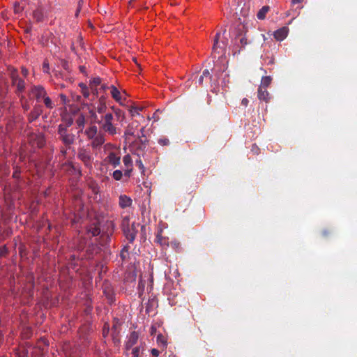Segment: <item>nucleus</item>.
I'll return each instance as SVG.
<instances>
[{
  "instance_id": "37998d69",
  "label": "nucleus",
  "mask_w": 357,
  "mask_h": 357,
  "mask_svg": "<svg viewBox=\"0 0 357 357\" xmlns=\"http://www.w3.org/2000/svg\"><path fill=\"white\" fill-rule=\"evenodd\" d=\"M43 70L44 73H50V72H49V70H50L49 63L46 61H45L43 64Z\"/></svg>"
},
{
  "instance_id": "7c9ffc66",
  "label": "nucleus",
  "mask_w": 357,
  "mask_h": 357,
  "mask_svg": "<svg viewBox=\"0 0 357 357\" xmlns=\"http://www.w3.org/2000/svg\"><path fill=\"white\" fill-rule=\"evenodd\" d=\"M143 109V107H135V106H132L129 111H130V114L134 116L135 115H139V111H142Z\"/></svg>"
},
{
  "instance_id": "680f3d73",
  "label": "nucleus",
  "mask_w": 357,
  "mask_h": 357,
  "mask_svg": "<svg viewBox=\"0 0 357 357\" xmlns=\"http://www.w3.org/2000/svg\"><path fill=\"white\" fill-rule=\"evenodd\" d=\"M152 118H153V119H155V120H158V117H156V112H155V113L153 114V117H152Z\"/></svg>"
},
{
  "instance_id": "6e6552de",
  "label": "nucleus",
  "mask_w": 357,
  "mask_h": 357,
  "mask_svg": "<svg viewBox=\"0 0 357 357\" xmlns=\"http://www.w3.org/2000/svg\"><path fill=\"white\" fill-rule=\"evenodd\" d=\"M29 93L30 95H33L38 101L42 98H43L47 94L44 87L40 85L33 86L31 88Z\"/></svg>"
},
{
  "instance_id": "5fc2aeb1",
  "label": "nucleus",
  "mask_w": 357,
  "mask_h": 357,
  "mask_svg": "<svg viewBox=\"0 0 357 357\" xmlns=\"http://www.w3.org/2000/svg\"><path fill=\"white\" fill-rule=\"evenodd\" d=\"M79 70L82 73H86V67L84 66H79Z\"/></svg>"
},
{
  "instance_id": "dca6fc26",
  "label": "nucleus",
  "mask_w": 357,
  "mask_h": 357,
  "mask_svg": "<svg viewBox=\"0 0 357 357\" xmlns=\"http://www.w3.org/2000/svg\"><path fill=\"white\" fill-rule=\"evenodd\" d=\"M97 112L100 114H105V112L107 109V105H106V97L104 96H102L100 97L98 100V105L97 106Z\"/></svg>"
},
{
  "instance_id": "a18cd8bd",
  "label": "nucleus",
  "mask_w": 357,
  "mask_h": 357,
  "mask_svg": "<svg viewBox=\"0 0 357 357\" xmlns=\"http://www.w3.org/2000/svg\"><path fill=\"white\" fill-rule=\"evenodd\" d=\"M112 109L114 110V112H115L116 115L118 117L121 116V115H123V114H122V112H121V109H114V107H112Z\"/></svg>"
},
{
  "instance_id": "a211bd4d",
  "label": "nucleus",
  "mask_w": 357,
  "mask_h": 357,
  "mask_svg": "<svg viewBox=\"0 0 357 357\" xmlns=\"http://www.w3.org/2000/svg\"><path fill=\"white\" fill-rule=\"evenodd\" d=\"M212 75L210 73L209 70L208 69H205L202 75L198 79V83L199 85L202 86L204 85V79H212Z\"/></svg>"
},
{
  "instance_id": "423d86ee",
  "label": "nucleus",
  "mask_w": 357,
  "mask_h": 357,
  "mask_svg": "<svg viewBox=\"0 0 357 357\" xmlns=\"http://www.w3.org/2000/svg\"><path fill=\"white\" fill-rule=\"evenodd\" d=\"M121 324L119 321H114V323L112 327V341L115 346H119L121 343L120 340V328Z\"/></svg>"
},
{
  "instance_id": "f8f14e48",
  "label": "nucleus",
  "mask_w": 357,
  "mask_h": 357,
  "mask_svg": "<svg viewBox=\"0 0 357 357\" xmlns=\"http://www.w3.org/2000/svg\"><path fill=\"white\" fill-rule=\"evenodd\" d=\"M132 204V199L126 195H121L119 197V205L121 208H126L130 206Z\"/></svg>"
},
{
  "instance_id": "cd10ccee",
  "label": "nucleus",
  "mask_w": 357,
  "mask_h": 357,
  "mask_svg": "<svg viewBox=\"0 0 357 357\" xmlns=\"http://www.w3.org/2000/svg\"><path fill=\"white\" fill-rule=\"evenodd\" d=\"M101 84V79L99 77H96L93 78L90 81L89 86L91 89H93V87H96L97 86L100 85Z\"/></svg>"
},
{
  "instance_id": "c9c22d12",
  "label": "nucleus",
  "mask_w": 357,
  "mask_h": 357,
  "mask_svg": "<svg viewBox=\"0 0 357 357\" xmlns=\"http://www.w3.org/2000/svg\"><path fill=\"white\" fill-rule=\"evenodd\" d=\"M37 138V145L38 147L41 148L45 144V140L43 136L39 135L36 137Z\"/></svg>"
},
{
  "instance_id": "6ab92c4d",
  "label": "nucleus",
  "mask_w": 357,
  "mask_h": 357,
  "mask_svg": "<svg viewBox=\"0 0 357 357\" xmlns=\"http://www.w3.org/2000/svg\"><path fill=\"white\" fill-rule=\"evenodd\" d=\"M85 133L89 139H92L93 138H95L99 132H98L97 126H92L85 130Z\"/></svg>"
},
{
  "instance_id": "6e6d98bb",
  "label": "nucleus",
  "mask_w": 357,
  "mask_h": 357,
  "mask_svg": "<svg viewBox=\"0 0 357 357\" xmlns=\"http://www.w3.org/2000/svg\"><path fill=\"white\" fill-rule=\"evenodd\" d=\"M137 164L138 165L139 168H141V169L144 168V165H143L142 162L141 160L137 161Z\"/></svg>"
},
{
  "instance_id": "13d9d810",
  "label": "nucleus",
  "mask_w": 357,
  "mask_h": 357,
  "mask_svg": "<svg viewBox=\"0 0 357 357\" xmlns=\"http://www.w3.org/2000/svg\"><path fill=\"white\" fill-rule=\"evenodd\" d=\"M84 243H81V244L77 247V250H83V249H84Z\"/></svg>"
},
{
  "instance_id": "f704fd0d",
  "label": "nucleus",
  "mask_w": 357,
  "mask_h": 357,
  "mask_svg": "<svg viewBox=\"0 0 357 357\" xmlns=\"http://www.w3.org/2000/svg\"><path fill=\"white\" fill-rule=\"evenodd\" d=\"M33 18L37 21V22H40L42 21L43 20V14L39 10H35L33 12Z\"/></svg>"
},
{
  "instance_id": "79ce46f5",
  "label": "nucleus",
  "mask_w": 357,
  "mask_h": 357,
  "mask_svg": "<svg viewBox=\"0 0 357 357\" xmlns=\"http://www.w3.org/2000/svg\"><path fill=\"white\" fill-rule=\"evenodd\" d=\"M163 241H165L163 237L160 234H158L156 236V242L160 243V245L165 244L166 243Z\"/></svg>"
},
{
  "instance_id": "4d7b16f0",
  "label": "nucleus",
  "mask_w": 357,
  "mask_h": 357,
  "mask_svg": "<svg viewBox=\"0 0 357 357\" xmlns=\"http://www.w3.org/2000/svg\"><path fill=\"white\" fill-rule=\"evenodd\" d=\"M303 1V0H292L291 2L292 3L295 4V3H302Z\"/></svg>"
},
{
  "instance_id": "a19ab883",
  "label": "nucleus",
  "mask_w": 357,
  "mask_h": 357,
  "mask_svg": "<svg viewBox=\"0 0 357 357\" xmlns=\"http://www.w3.org/2000/svg\"><path fill=\"white\" fill-rule=\"evenodd\" d=\"M109 326L108 324H105L103 330H102V335L104 337H106L109 334Z\"/></svg>"
},
{
  "instance_id": "3c124183",
  "label": "nucleus",
  "mask_w": 357,
  "mask_h": 357,
  "mask_svg": "<svg viewBox=\"0 0 357 357\" xmlns=\"http://www.w3.org/2000/svg\"><path fill=\"white\" fill-rule=\"evenodd\" d=\"M248 102H249V100H248L247 98H243V99L242 100V101H241V104H242L243 106H245V107L248 106Z\"/></svg>"
},
{
  "instance_id": "8fccbe9b",
  "label": "nucleus",
  "mask_w": 357,
  "mask_h": 357,
  "mask_svg": "<svg viewBox=\"0 0 357 357\" xmlns=\"http://www.w3.org/2000/svg\"><path fill=\"white\" fill-rule=\"evenodd\" d=\"M110 89V86H108L106 84H102L100 89L102 90L103 91H105L107 89Z\"/></svg>"
},
{
  "instance_id": "72a5a7b5",
  "label": "nucleus",
  "mask_w": 357,
  "mask_h": 357,
  "mask_svg": "<svg viewBox=\"0 0 357 357\" xmlns=\"http://www.w3.org/2000/svg\"><path fill=\"white\" fill-rule=\"evenodd\" d=\"M43 99H44V103L47 108L52 109L54 107V104L52 103L51 99L48 96H45L43 98Z\"/></svg>"
},
{
  "instance_id": "ea45409f",
  "label": "nucleus",
  "mask_w": 357,
  "mask_h": 357,
  "mask_svg": "<svg viewBox=\"0 0 357 357\" xmlns=\"http://www.w3.org/2000/svg\"><path fill=\"white\" fill-rule=\"evenodd\" d=\"M68 150H70L69 149H67V147H66L65 146H61L60 148V153L61 155L64 158H66V155H67V151Z\"/></svg>"
},
{
  "instance_id": "aec40b11",
  "label": "nucleus",
  "mask_w": 357,
  "mask_h": 357,
  "mask_svg": "<svg viewBox=\"0 0 357 357\" xmlns=\"http://www.w3.org/2000/svg\"><path fill=\"white\" fill-rule=\"evenodd\" d=\"M270 8L268 6H263L257 13V17L259 20H264Z\"/></svg>"
},
{
  "instance_id": "20e7f679",
  "label": "nucleus",
  "mask_w": 357,
  "mask_h": 357,
  "mask_svg": "<svg viewBox=\"0 0 357 357\" xmlns=\"http://www.w3.org/2000/svg\"><path fill=\"white\" fill-rule=\"evenodd\" d=\"M226 32V29L223 30L222 33L220 31L215 34L214 43L213 46V52L218 54H224L226 52L227 46L228 45V40L224 37Z\"/></svg>"
},
{
  "instance_id": "1a4fd4ad",
  "label": "nucleus",
  "mask_w": 357,
  "mask_h": 357,
  "mask_svg": "<svg viewBox=\"0 0 357 357\" xmlns=\"http://www.w3.org/2000/svg\"><path fill=\"white\" fill-rule=\"evenodd\" d=\"M137 233V227L134 223L132 224L130 228L123 231L125 236L130 243H133L135 241Z\"/></svg>"
},
{
  "instance_id": "7ed1b4c3",
  "label": "nucleus",
  "mask_w": 357,
  "mask_h": 357,
  "mask_svg": "<svg viewBox=\"0 0 357 357\" xmlns=\"http://www.w3.org/2000/svg\"><path fill=\"white\" fill-rule=\"evenodd\" d=\"M12 85L16 87L15 93L20 98L21 101L24 99L22 95L25 87L26 83L24 80L19 77L18 72L16 69H13L10 73Z\"/></svg>"
},
{
  "instance_id": "f3484780",
  "label": "nucleus",
  "mask_w": 357,
  "mask_h": 357,
  "mask_svg": "<svg viewBox=\"0 0 357 357\" xmlns=\"http://www.w3.org/2000/svg\"><path fill=\"white\" fill-rule=\"evenodd\" d=\"M112 97L119 103L121 104L122 97L120 91L114 85L110 86Z\"/></svg>"
},
{
  "instance_id": "c756f323",
  "label": "nucleus",
  "mask_w": 357,
  "mask_h": 357,
  "mask_svg": "<svg viewBox=\"0 0 357 357\" xmlns=\"http://www.w3.org/2000/svg\"><path fill=\"white\" fill-rule=\"evenodd\" d=\"M157 342L158 344L162 345L163 347H166L167 345V340L164 335L162 334H159L157 336Z\"/></svg>"
},
{
  "instance_id": "052dcab7",
  "label": "nucleus",
  "mask_w": 357,
  "mask_h": 357,
  "mask_svg": "<svg viewBox=\"0 0 357 357\" xmlns=\"http://www.w3.org/2000/svg\"><path fill=\"white\" fill-rule=\"evenodd\" d=\"M55 75H56V77H58V76L61 75V73L60 72H59V71H56V73H55Z\"/></svg>"
},
{
  "instance_id": "393cba45",
  "label": "nucleus",
  "mask_w": 357,
  "mask_h": 357,
  "mask_svg": "<svg viewBox=\"0 0 357 357\" xmlns=\"http://www.w3.org/2000/svg\"><path fill=\"white\" fill-rule=\"evenodd\" d=\"M100 229L98 227H96V226L91 227L88 229V234H91V236H97L98 235L100 234Z\"/></svg>"
},
{
  "instance_id": "9b49d317",
  "label": "nucleus",
  "mask_w": 357,
  "mask_h": 357,
  "mask_svg": "<svg viewBox=\"0 0 357 357\" xmlns=\"http://www.w3.org/2000/svg\"><path fill=\"white\" fill-rule=\"evenodd\" d=\"M43 107L41 105H36L33 107L32 111L29 113L28 116V120L29 122H33L36 121L42 114Z\"/></svg>"
},
{
  "instance_id": "412c9836",
  "label": "nucleus",
  "mask_w": 357,
  "mask_h": 357,
  "mask_svg": "<svg viewBox=\"0 0 357 357\" xmlns=\"http://www.w3.org/2000/svg\"><path fill=\"white\" fill-rule=\"evenodd\" d=\"M79 86L81 89V92H82L83 96L85 98H88L89 97L90 93H89L87 86L85 84L82 82V83L79 84Z\"/></svg>"
},
{
  "instance_id": "2eb2a0df",
  "label": "nucleus",
  "mask_w": 357,
  "mask_h": 357,
  "mask_svg": "<svg viewBox=\"0 0 357 357\" xmlns=\"http://www.w3.org/2000/svg\"><path fill=\"white\" fill-rule=\"evenodd\" d=\"M257 96L260 100L265 101L266 102H268L271 99L268 91L264 86L259 87Z\"/></svg>"
},
{
  "instance_id": "603ef678",
  "label": "nucleus",
  "mask_w": 357,
  "mask_h": 357,
  "mask_svg": "<svg viewBox=\"0 0 357 357\" xmlns=\"http://www.w3.org/2000/svg\"><path fill=\"white\" fill-rule=\"evenodd\" d=\"M22 73L24 77H26L28 75V70L24 67L22 68Z\"/></svg>"
},
{
  "instance_id": "09e8293b",
  "label": "nucleus",
  "mask_w": 357,
  "mask_h": 357,
  "mask_svg": "<svg viewBox=\"0 0 357 357\" xmlns=\"http://www.w3.org/2000/svg\"><path fill=\"white\" fill-rule=\"evenodd\" d=\"M22 108L25 111H28L29 109V105L26 102L24 103H22Z\"/></svg>"
},
{
  "instance_id": "bb28decb",
  "label": "nucleus",
  "mask_w": 357,
  "mask_h": 357,
  "mask_svg": "<svg viewBox=\"0 0 357 357\" xmlns=\"http://www.w3.org/2000/svg\"><path fill=\"white\" fill-rule=\"evenodd\" d=\"M129 249H130V247L128 245H126L121 250L120 257L123 261L126 260L127 259V257H128Z\"/></svg>"
},
{
  "instance_id": "f03ea898",
  "label": "nucleus",
  "mask_w": 357,
  "mask_h": 357,
  "mask_svg": "<svg viewBox=\"0 0 357 357\" xmlns=\"http://www.w3.org/2000/svg\"><path fill=\"white\" fill-rule=\"evenodd\" d=\"M57 133L59 139L61 140L63 146L67 149H72V145L75 143L76 135L70 130L67 129L66 126L63 124H60L58 126Z\"/></svg>"
},
{
  "instance_id": "c85d7f7f",
  "label": "nucleus",
  "mask_w": 357,
  "mask_h": 357,
  "mask_svg": "<svg viewBox=\"0 0 357 357\" xmlns=\"http://www.w3.org/2000/svg\"><path fill=\"white\" fill-rule=\"evenodd\" d=\"M238 36L241 37L239 39V42L241 44L240 49H243L248 45V40H247L245 36V35L243 36L242 33H239L238 35Z\"/></svg>"
},
{
  "instance_id": "4be33fe9",
  "label": "nucleus",
  "mask_w": 357,
  "mask_h": 357,
  "mask_svg": "<svg viewBox=\"0 0 357 357\" xmlns=\"http://www.w3.org/2000/svg\"><path fill=\"white\" fill-rule=\"evenodd\" d=\"M272 79L270 76H264L262 77L261 81V85L259 86H264L266 89L271 83Z\"/></svg>"
},
{
  "instance_id": "f257e3e1",
  "label": "nucleus",
  "mask_w": 357,
  "mask_h": 357,
  "mask_svg": "<svg viewBox=\"0 0 357 357\" xmlns=\"http://www.w3.org/2000/svg\"><path fill=\"white\" fill-rule=\"evenodd\" d=\"M89 114L93 121L100 126V130L109 135L114 136L119 132L120 129L116 128L112 121L114 116L112 113H106L98 119V116L93 110H90Z\"/></svg>"
},
{
  "instance_id": "c03bdc74",
  "label": "nucleus",
  "mask_w": 357,
  "mask_h": 357,
  "mask_svg": "<svg viewBox=\"0 0 357 357\" xmlns=\"http://www.w3.org/2000/svg\"><path fill=\"white\" fill-rule=\"evenodd\" d=\"M132 171V167L126 168V169H125V171H124V176L126 177H130L131 175Z\"/></svg>"
},
{
  "instance_id": "2f4dec72",
  "label": "nucleus",
  "mask_w": 357,
  "mask_h": 357,
  "mask_svg": "<svg viewBox=\"0 0 357 357\" xmlns=\"http://www.w3.org/2000/svg\"><path fill=\"white\" fill-rule=\"evenodd\" d=\"M131 226H130V220L128 217H125L121 222V228L123 231L126 230V229L130 228Z\"/></svg>"
},
{
  "instance_id": "0e129e2a",
  "label": "nucleus",
  "mask_w": 357,
  "mask_h": 357,
  "mask_svg": "<svg viewBox=\"0 0 357 357\" xmlns=\"http://www.w3.org/2000/svg\"><path fill=\"white\" fill-rule=\"evenodd\" d=\"M71 257L73 258V259H75V255H72Z\"/></svg>"
},
{
  "instance_id": "e433bc0d",
  "label": "nucleus",
  "mask_w": 357,
  "mask_h": 357,
  "mask_svg": "<svg viewBox=\"0 0 357 357\" xmlns=\"http://www.w3.org/2000/svg\"><path fill=\"white\" fill-rule=\"evenodd\" d=\"M61 67L66 71H70V66L68 61L64 59H61L60 61Z\"/></svg>"
},
{
  "instance_id": "de8ad7c7",
  "label": "nucleus",
  "mask_w": 357,
  "mask_h": 357,
  "mask_svg": "<svg viewBox=\"0 0 357 357\" xmlns=\"http://www.w3.org/2000/svg\"><path fill=\"white\" fill-rule=\"evenodd\" d=\"M151 354L154 356H158L159 355V351L156 349H152Z\"/></svg>"
},
{
  "instance_id": "39448f33",
  "label": "nucleus",
  "mask_w": 357,
  "mask_h": 357,
  "mask_svg": "<svg viewBox=\"0 0 357 357\" xmlns=\"http://www.w3.org/2000/svg\"><path fill=\"white\" fill-rule=\"evenodd\" d=\"M77 158L86 167L91 168L93 157L91 151L89 149L81 147L78 149Z\"/></svg>"
},
{
  "instance_id": "338daca9",
  "label": "nucleus",
  "mask_w": 357,
  "mask_h": 357,
  "mask_svg": "<svg viewBox=\"0 0 357 357\" xmlns=\"http://www.w3.org/2000/svg\"><path fill=\"white\" fill-rule=\"evenodd\" d=\"M79 99H80V96H78V97L77 98V100H79Z\"/></svg>"
},
{
  "instance_id": "bf43d9fd",
  "label": "nucleus",
  "mask_w": 357,
  "mask_h": 357,
  "mask_svg": "<svg viewBox=\"0 0 357 357\" xmlns=\"http://www.w3.org/2000/svg\"><path fill=\"white\" fill-rule=\"evenodd\" d=\"M19 174H20V173H19L18 172L15 171V172L13 173V177H14V178H18V177H19Z\"/></svg>"
},
{
  "instance_id": "58836bf2",
  "label": "nucleus",
  "mask_w": 357,
  "mask_h": 357,
  "mask_svg": "<svg viewBox=\"0 0 357 357\" xmlns=\"http://www.w3.org/2000/svg\"><path fill=\"white\" fill-rule=\"evenodd\" d=\"M158 144H160L161 146H167L169 144V141L167 138H162L158 139Z\"/></svg>"
},
{
  "instance_id": "b1692460",
  "label": "nucleus",
  "mask_w": 357,
  "mask_h": 357,
  "mask_svg": "<svg viewBox=\"0 0 357 357\" xmlns=\"http://www.w3.org/2000/svg\"><path fill=\"white\" fill-rule=\"evenodd\" d=\"M144 347L140 346L135 347L132 349V357H139L140 354L143 353Z\"/></svg>"
},
{
  "instance_id": "473e14b6",
  "label": "nucleus",
  "mask_w": 357,
  "mask_h": 357,
  "mask_svg": "<svg viewBox=\"0 0 357 357\" xmlns=\"http://www.w3.org/2000/svg\"><path fill=\"white\" fill-rule=\"evenodd\" d=\"M112 176L114 180L120 181L122 178L123 173L121 170L117 169L113 172Z\"/></svg>"
},
{
  "instance_id": "69168bd1",
  "label": "nucleus",
  "mask_w": 357,
  "mask_h": 357,
  "mask_svg": "<svg viewBox=\"0 0 357 357\" xmlns=\"http://www.w3.org/2000/svg\"><path fill=\"white\" fill-rule=\"evenodd\" d=\"M324 236H326V235H327V232H326V231H324Z\"/></svg>"
},
{
  "instance_id": "864d4df0",
  "label": "nucleus",
  "mask_w": 357,
  "mask_h": 357,
  "mask_svg": "<svg viewBox=\"0 0 357 357\" xmlns=\"http://www.w3.org/2000/svg\"><path fill=\"white\" fill-rule=\"evenodd\" d=\"M92 90V93L95 96H98V90L97 89L96 87H93V89Z\"/></svg>"
},
{
  "instance_id": "5701e85b",
  "label": "nucleus",
  "mask_w": 357,
  "mask_h": 357,
  "mask_svg": "<svg viewBox=\"0 0 357 357\" xmlns=\"http://www.w3.org/2000/svg\"><path fill=\"white\" fill-rule=\"evenodd\" d=\"M123 162L126 168L132 167V160L131 156L129 154L126 155L123 158Z\"/></svg>"
},
{
  "instance_id": "0eeeda50",
  "label": "nucleus",
  "mask_w": 357,
  "mask_h": 357,
  "mask_svg": "<svg viewBox=\"0 0 357 357\" xmlns=\"http://www.w3.org/2000/svg\"><path fill=\"white\" fill-rule=\"evenodd\" d=\"M105 161L115 168L121 163V155L114 151H111L105 158Z\"/></svg>"
},
{
  "instance_id": "9d476101",
  "label": "nucleus",
  "mask_w": 357,
  "mask_h": 357,
  "mask_svg": "<svg viewBox=\"0 0 357 357\" xmlns=\"http://www.w3.org/2000/svg\"><path fill=\"white\" fill-rule=\"evenodd\" d=\"M139 339V334L136 331L132 332L130 335L128 337V340L125 344V348L126 350H129L131 349L135 344H137Z\"/></svg>"
},
{
  "instance_id": "a878e982",
  "label": "nucleus",
  "mask_w": 357,
  "mask_h": 357,
  "mask_svg": "<svg viewBox=\"0 0 357 357\" xmlns=\"http://www.w3.org/2000/svg\"><path fill=\"white\" fill-rule=\"evenodd\" d=\"M134 135V130H133V128L132 126H128L126 130H125V132H124V136L126 137V140H129V137L130 136H133Z\"/></svg>"
},
{
  "instance_id": "4c0bfd02",
  "label": "nucleus",
  "mask_w": 357,
  "mask_h": 357,
  "mask_svg": "<svg viewBox=\"0 0 357 357\" xmlns=\"http://www.w3.org/2000/svg\"><path fill=\"white\" fill-rule=\"evenodd\" d=\"M8 253V248L6 245H3L0 248V257H5Z\"/></svg>"
},
{
  "instance_id": "49530a36",
  "label": "nucleus",
  "mask_w": 357,
  "mask_h": 357,
  "mask_svg": "<svg viewBox=\"0 0 357 357\" xmlns=\"http://www.w3.org/2000/svg\"><path fill=\"white\" fill-rule=\"evenodd\" d=\"M73 119H68V120L66 121V125H63V126H66L67 129H68V128L73 125Z\"/></svg>"
},
{
  "instance_id": "ddd939ff",
  "label": "nucleus",
  "mask_w": 357,
  "mask_h": 357,
  "mask_svg": "<svg viewBox=\"0 0 357 357\" xmlns=\"http://www.w3.org/2000/svg\"><path fill=\"white\" fill-rule=\"evenodd\" d=\"M288 31V28L287 26H283L274 32V38L277 40L282 41L287 36Z\"/></svg>"
},
{
  "instance_id": "4468645a",
  "label": "nucleus",
  "mask_w": 357,
  "mask_h": 357,
  "mask_svg": "<svg viewBox=\"0 0 357 357\" xmlns=\"http://www.w3.org/2000/svg\"><path fill=\"white\" fill-rule=\"evenodd\" d=\"M105 142L104 134L99 132L95 138L92 139L91 146L93 149H97L101 146Z\"/></svg>"
},
{
  "instance_id": "e2e57ef3",
  "label": "nucleus",
  "mask_w": 357,
  "mask_h": 357,
  "mask_svg": "<svg viewBox=\"0 0 357 357\" xmlns=\"http://www.w3.org/2000/svg\"><path fill=\"white\" fill-rule=\"evenodd\" d=\"M144 131V128H142L140 130V132H141V133H142V135H143Z\"/></svg>"
}]
</instances>
